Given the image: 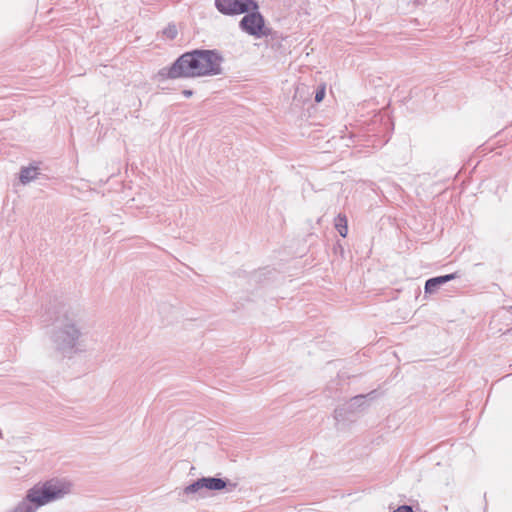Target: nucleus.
Wrapping results in <instances>:
<instances>
[{
    "mask_svg": "<svg viewBox=\"0 0 512 512\" xmlns=\"http://www.w3.org/2000/svg\"><path fill=\"white\" fill-rule=\"evenodd\" d=\"M456 278L455 274H448L443 276H438L434 278H430L425 283V292L432 294L435 293L439 287L447 282Z\"/></svg>",
    "mask_w": 512,
    "mask_h": 512,
    "instance_id": "423d86ee",
    "label": "nucleus"
},
{
    "mask_svg": "<svg viewBox=\"0 0 512 512\" xmlns=\"http://www.w3.org/2000/svg\"><path fill=\"white\" fill-rule=\"evenodd\" d=\"M79 322V313L71 309L62 311L54 321L51 341L55 349L64 356L71 357L83 351V333Z\"/></svg>",
    "mask_w": 512,
    "mask_h": 512,
    "instance_id": "f03ea898",
    "label": "nucleus"
},
{
    "mask_svg": "<svg viewBox=\"0 0 512 512\" xmlns=\"http://www.w3.org/2000/svg\"><path fill=\"white\" fill-rule=\"evenodd\" d=\"M221 56L212 50H194L180 56L170 68L160 71L169 78L201 77L221 72Z\"/></svg>",
    "mask_w": 512,
    "mask_h": 512,
    "instance_id": "f257e3e1",
    "label": "nucleus"
},
{
    "mask_svg": "<svg viewBox=\"0 0 512 512\" xmlns=\"http://www.w3.org/2000/svg\"><path fill=\"white\" fill-rule=\"evenodd\" d=\"M366 396L358 395L350 399L348 402V409L354 410L357 407H361L365 402Z\"/></svg>",
    "mask_w": 512,
    "mask_h": 512,
    "instance_id": "1a4fd4ad",
    "label": "nucleus"
},
{
    "mask_svg": "<svg viewBox=\"0 0 512 512\" xmlns=\"http://www.w3.org/2000/svg\"><path fill=\"white\" fill-rule=\"evenodd\" d=\"M37 175L38 171L36 167H26L21 170L19 179L21 183L27 184L32 180L36 179Z\"/></svg>",
    "mask_w": 512,
    "mask_h": 512,
    "instance_id": "0eeeda50",
    "label": "nucleus"
},
{
    "mask_svg": "<svg viewBox=\"0 0 512 512\" xmlns=\"http://www.w3.org/2000/svg\"><path fill=\"white\" fill-rule=\"evenodd\" d=\"M340 415V410H336V418Z\"/></svg>",
    "mask_w": 512,
    "mask_h": 512,
    "instance_id": "4468645a",
    "label": "nucleus"
},
{
    "mask_svg": "<svg viewBox=\"0 0 512 512\" xmlns=\"http://www.w3.org/2000/svg\"><path fill=\"white\" fill-rule=\"evenodd\" d=\"M225 487L226 482L221 478L203 477L188 485L184 489V493L203 498L206 496L205 490H222Z\"/></svg>",
    "mask_w": 512,
    "mask_h": 512,
    "instance_id": "20e7f679",
    "label": "nucleus"
},
{
    "mask_svg": "<svg viewBox=\"0 0 512 512\" xmlns=\"http://www.w3.org/2000/svg\"><path fill=\"white\" fill-rule=\"evenodd\" d=\"M182 93L185 97H190L193 94L191 90H183Z\"/></svg>",
    "mask_w": 512,
    "mask_h": 512,
    "instance_id": "ddd939ff",
    "label": "nucleus"
},
{
    "mask_svg": "<svg viewBox=\"0 0 512 512\" xmlns=\"http://www.w3.org/2000/svg\"><path fill=\"white\" fill-rule=\"evenodd\" d=\"M335 227L342 237H346L348 233L347 219L345 216L338 215L335 222Z\"/></svg>",
    "mask_w": 512,
    "mask_h": 512,
    "instance_id": "6e6552de",
    "label": "nucleus"
},
{
    "mask_svg": "<svg viewBox=\"0 0 512 512\" xmlns=\"http://www.w3.org/2000/svg\"><path fill=\"white\" fill-rule=\"evenodd\" d=\"M325 97V86L320 87L315 94V101L321 102Z\"/></svg>",
    "mask_w": 512,
    "mask_h": 512,
    "instance_id": "9d476101",
    "label": "nucleus"
},
{
    "mask_svg": "<svg viewBox=\"0 0 512 512\" xmlns=\"http://www.w3.org/2000/svg\"><path fill=\"white\" fill-rule=\"evenodd\" d=\"M394 512H414L411 506L402 505L398 507Z\"/></svg>",
    "mask_w": 512,
    "mask_h": 512,
    "instance_id": "9b49d317",
    "label": "nucleus"
},
{
    "mask_svg": "<svg viewBox=\"0 0 512 512\" xmlns=\"http://www.w3.org/2000/svg\"><path fill=\"white\" fill-rule=\"evenodd\" d=\"M240 27L243 31L256 38L266 35V28L262 15L257 10H250L241 19Z\"/></svg>",
    "mask_w": 512,
    "mask_h": 512,
    "instance_id": "39448f33",
    "label": "nucleus"
},
{
    "mask_svg": "<svg viewBox=\"0 0 512 512\" xmlns=\"http://www.w3.org/2000/svg\"><path fill=\"white\" fill-rule=\"evenodd\" d=\"M215 6L224 15H238L258 9L255 0H215Z\"/></svg>",
    "mask_w": 512,
    "mask_h": 512,
    "instance_id": "7ed1b4c3",
    "label": "nucleus"
},
{
    "mask_svg": "<svg viewBox=\"0 0 512 512\" xmlns=\"http://www.w3.org/2000/svg\"><path fill=\"white\" fill-rule=\"evenodd\" d=\"M167 35L170 37V38H173L176 34V29L175 28H169L167 31H166Z\"/></svg>",
    "mask_w": 512,
    "mask_h": 512,
    "instance_id": "f8f14e48",
    "label": "nucleus"
}]
</instances>
